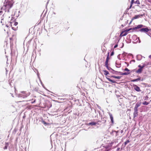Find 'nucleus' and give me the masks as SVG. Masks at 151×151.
I'll use <instances>...</instances> for the list:
<instances>
[{"label":"nucleus","instance_id":"2","mask_svg":"<svg viewBox=\"0 0 151 151\" xmlns=\"http://www.w3.org/2000/svg\"><path fill=\"white\" fill-rule=\"evenodd\" d=\"M143 27V25L142 24H140L138 25L137 27H136L134 28H133V30H135L137 29H139L140 28H142Z\"/></svg>","mask_w":151,"mask_h":151},{"label":"nucleus","instance_id":"10","mask_svg":"<svg viewBox=\"0 0 151 151\" xmlns=\"http://www.w3.org/2000/svg\"><path fill=\"white\" fill-rule=\"evenodd\" d=\"M139 66V67H140V68H142V69L143 68V67H144V66H143V67H142V66H141V65H139V66Z\"/></svg>","mask_w":151,"mask_h":151},{"label":"nucleus","instance_id":"3","mask_svg":"<svg viewBox=\"0 0 151 151\" xmlns=\"http://www.w3.org/2000/svg\"><path fill=\"white\" fill-rule=\"evenodd\" d=\"M134 89L136 91H140V89L137 86H135L134 88Z\"/></svg>","mask_w":151,"mask_h":151},{"label":"nucleus","instance_id":"8","mask_svg":"<svg viewBox=\"0 0 151 151\" xmlns=\"http://www.w3.org/2000/svg\"><path fill=\"white\" fill-rule=\"evenodd\" d=\"M143 104L144 105H147L148 104V103L146 102H144L143 103Z\"/></svg>","mask_w":151,"mask_h":151},{"label":"nucleus","instance_id":"11","mask_svg":"<svg viewBox=\"0 0 151 151\" xmlns=\"http://www.w3.org/2000/svg\"><path fill=\"white\" fill-rule=\"evenodd\" d=\"M125 70L127 71H129V70L127 68H126L125 69Z\"/></svg>","mask_w":151,"mask_h":151},{"label":"nucleus","instance_id":"17","mask_svg":"<svg viewBox=\"0 0 151 151\" xmlns=\"http://www.w3.org/2000/svg\"><path fill=\"white\" fill-rule=\"evenodd\" d=\"M149 57L151 58V55L150 56H149Z\"/></svg>","mask_w":151,"mask_h":151},{"label":"nucleus","instance_id":"18","mask_svg":"<svg viewBox=\"0 0 151 151\" xmlns=\"http://www.w3.org/2000/svg\"><path fill=\"white\" fill-rule=\"evenodd\" d=\"M122 33H123V32H122V34H121V35H122Z\"/></svg>","mask_w":151,"mask_h":151},{"label":"nucleus","instance_id":"15","mask_svg":"<svg viewBox=\"0 0 151 151\" xmlns=\"http://www.w3.org/2000/svg\"><path fill=\"white\" fill-rule=\"evenodd\" d=\"M114 54V53L113 52H112L111 54V55L112 56V55H113Z\"/></svg>","mask_w":151,"mask_h":151},{"label":"nucleus","instance_id":"16","mask_svg":"<svg viewBox=\"0 0 151 151\" xmlns=\"http://www.w3.org/2000/svg\"><path fill=\"white\" fill-rule=\"evenodd\" d=\"M91 124H92V125H93V124H95L94 123H91Z\"/></svg>","mask_w":151,"mask_h":151},{"label":"nucleus","instance_id":"6","mask_svg":"<svg viewBox=\"0 0 151 151\" xmlns=\"http://www.w3.org/2000/svg\"><path fill=\"white\" fill-rule=\"evenodd\" d=\"M110 118L112 122H113V118L112 116H110Z\"/></svg>","mask_w":151,"mask_h":151},{"label":"nucleus","instance_id":"9","mask_svg":"<svg viewBox=\"0 0 151 151\" xmlns=\"http://www.w3.org/2000/svg\"><path fill=\"white\" fill-rule=\"evenodd\" d=\"M138 17V16H136L134 18V19H136Z\"/></svg>","mask_w":151,"mask_h":151},{"label":"nucleus","instance_id":"4","mask_svg":"<svg viewBox=\"0 0 151 151\" xmlns=\"http://www.w3.org/2000/svg\"><path fill=\"white\" fill-rule=\"evenodd\" d=\"M142 68H140L136 71V73H141L142 71Z\"/></svg>","mask_w":151,"mask_h":151},{"label":"nucleus","instance_id":"14","mask_svg":"<svg viewBox=\"0 0 151 151\" xmlns=\"http://www.w3.org/2000/svg\"><path fill=\"white\" fill-rule=\"evenodd\" d=\"M118 45H115L114 47V48H116V47H117Z\"/></svg>","mask_w":151,"mask_h":151},{"label":"nucleus","instance_id":"7","mask_svg":"<svg viewBox=\"0 0 151 151\" xmlns=\"http://www.w3.org/2000/svg\"><path fill=\"white\" fill-rule=\"evenodd\" d=\"M113 77L114 78H117V79H119L120 78V77H119V76H114Z\"/></svg>","mask_w":151,"mask_h":151},{"label":"nucleus","instance_id":"12","mask_svg":"<svg viewBox=\"0 0 151 151\" xmlns=\"http://www.w3.org/2000/svg\"><path fill=\"white\" fill-rule=\"evenodd\" d=\"M129 73H123V75H127V74H129Z\"/></svg>","mask_w":151,"mask_h":151},{"label":"nucleus","instance_id":"1","mask_svg":"<svg viewBox=\"0 0 151 151\" xmlns=\"http://www.w3.org/2000/svg\"><path fill=\"white\" fill-rule=\"evenodd\" d=\"M149 30V29L147 28H142L140 30V31L142 32H147Z\"/></svg>","mask_w":151,"mask_h":151},{"label":"nucleus","instance_id":"13","mask_svg":"<svg viewBox=\"0 0 151 151\" xmlns=\"http://www.w3.org/2000/svg\"><path fill=\"white\" fill-rule=\"evenodd\" d=\"M17 24H18L17 23V22H15V25H17Z\"/></svg>","mask_w":151,"mask_h":151},{"label":"nucleus","instance_id":"5","mask_svg":"<svg viewBox=\"0 0 151 151\" xmlns=\"http://www.w3.org/2000/svg\"><path fill=\"white\" fill-rule=\"evenodd\" d=\"M109 81L111 82H112L113 83H115V81H113L112 80H111L110 79H109Z\"/></svg>","mask_w":151,"mask_h":151}]
</instances>
